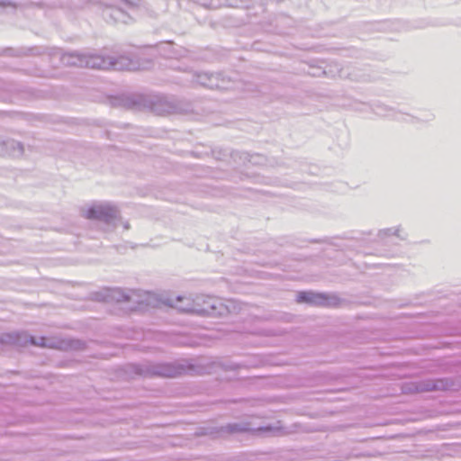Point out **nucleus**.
I'll return each instance as SVG.
<instances>
[{"label":"nucleus","instance_id":"2","mask_svg":"<svg viewBox=\"0 0 461 461\" xmlns=\"http://www.w3.org/2000/svg\"><path fill=\"white\" fill-rule=\"evenodd\" d=\"M322 297L312 292H301L297 295L298 303H318Z\"/></svg>","mask_w":461,"mask_h":461},{"label":"nucleus","instance_id":"1","mask_svg":"<svg viewBox=\"0 0 461 461\" xmlns=\"http://www.w3.org/2000/svg\"><path fill=\"white\" fill-rule=\"evenodd\" d=\"M83 215L89 220L102 219L106 215L105 208L103 205H95L85 210Z\"/></svg>","mask_w":461,"mask_h":461}]
</instances>
